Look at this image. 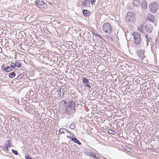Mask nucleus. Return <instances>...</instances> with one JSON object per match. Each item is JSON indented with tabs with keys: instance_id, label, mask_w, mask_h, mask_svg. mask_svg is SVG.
<instances>
[{
	"instance_id": "nucleus-1",
	"label": "nucleus",
	"mask_w": 159,
	"mask_h": 159,
	"mask_svg": "<svg viewBox=\"0 0 159 159\" xmlns=\"http://www.w3.org/2000/svg\"><path fill=\"white\" fill-rule=\"evenodd\" d=\"M132 34L133 36V41L136 44H139L141 42V37L139 32H133Z\"/></svg>"
},
{
	"instance_id": "nucleus-2",
	"label": "nucleus",
	"mask_w": 159,
	"mask_h": 159,
	"mask_svg": "<svg viewBox=\"0 0 159 159\" xmlns=\"http://www.w3.org/2000/svg\"><path fill=\"white\" fill-rule=\"evenodd\" d=\"M102 30L106 33L111 34L112 31L111 24L109 23H106L103 24Z\"/></svg>"
},
{
	"instance_id": "nucleus-3",
	"label": "nucleus",
	"mask_w": 159,
	"mask_h": 159,
	"mask_svg": "<svg viewBox=\"0 0 159 159\" xmlns=\"http://www.w3.org/2000/svg\"><path fill=\"white\" fill-rule=\"evenodd\" d=\"M34 3L35 5L41 9L44 10L47 8V5L46 3L42 0H36Z\"/></svg>"
},
{
	"instance_id": "nucleus-4",
	"label": "nucleus",
	"mask_w": 159,
	"mask_h": 159,
	"mask_svg": "<svg viewBox=\"0 0 159 159\" xmlns=\"http://www.w3.org/2000/svg\"><path fill=\"white\" fill-rule=\"evenodd\" d=\"M134 14L133 12L131 11H129L127 12L125 17V20L126 22H133L134 20Z\"/></svg>"
},
{
	"instance_id": "nucleus-5",
	"label": "nucleus",
	"mask_w": 159,
	"mask_h": 159,
	"mask_svg": "<svg viewBox=\"0 0 159 159\" xmlns=\"http://www.w3.org/2000/svg\"><path fill=\"white\" fill-rule=\"evenodd\" d=\"M158 4L157 2H152L149 5V10L152 12L156 13L158 10Z\"/></svg>"
},
{
	"instance_id": "nucleus-6",
	"label": "nucleus",
	"mask_w": 159,
	"mask_h": 159,
	"mask_svg": "<svg viewBox=\"0 0 159 159\" xmlns=\"http://www.w3.org/2000/svg\"><path fill=\"white\" fill-rule=\"evenodd\" d=\"M145 52L144 49H139L137 51V55L141 61H142L146 57L144 54Z\"/></svg>"
},
{
	"instance_id": "nucleus-7",
	"label": "nucleus",
	"mask_w": 159,
	"mask_h": 159,
	"mask_svg": "<svg viewBox=\"0 0 159 159\" xmlns=\"http://www.w3.org/2000/svg\"><path fill=\"white\" fill-rule=\"evenodd\" d=\"M75 102L73 100H70L68 102V105L67 109L71 108L73 112H74L75 111Z\"/></svg>"
},
{
	"instance_id": "nucleus-8",
	"label": "nucleus",
	"mask_w": 159,
	"mask_h": 159,
	"mask_svg": "<svg viewBox=\"0 0 159 159\" xmlns=\"http://www.w3.org/2000/svg\"><path fill=\"white\" fill-rule=\"evenodd\" d=\"M64 102V106H65V108L64 110V111H63V113H66L67 115H70V111L69 110V109H67V106H66V105L67 104V102L66 101H65V100H63L61 102Z\"/></svg>"
},
{
	"instance_id": "nucleus-9",
	"label": "nucleus",
	"mask_w": 159,
	"mask_h": 159,
	"mask_svg": "<svg viewBox=\"0 0 159 159\" xmlns=\"http://www.w3.org/2000/svg\"><path fill=\"white\" fill-rule=\"evenodd\" d=\"M153 29L152 26L150 24L148 25L145 26V30L148 32L151 33Z\"/></svg>"
},
{
	"instance_id": "nucleus-10",
	"label": "nucleus",
	"mask_w": 159,
	"mask_h": 159,
	"mask_svg": "<svg viewBox=\"0 0 159 159\" xmlns=\"http://www.w3.org/2000/svg\"><path fill=\"white\" fill-rule=\"evenodd\" d=\"M90 2L89 0H85L82 2V5L85 7H89L90 6Z\"/></svg>"
},
{
	"instance_id": "nucleus-11",
	"label": "nucleus",
	"mask_w": 159,
	"mask_h": 159,
	"mask_svg": "<svg viewBox=\"0 0 159 159\" xmlns=\"http://www.w3.org/2000/svg\"><path fill=\"white\" fill-rule=\"evenodd\" d=\"M82 11L84 16L87 17H89L90 14V12L88 10L83 9V10Z\"/></svg>"
},
{
	"instance_id": "nucleus-12",
	"label": "nucleus",
	"mask_w": 159,
	"mask_h": 159,
	"mask_svg": "<svg viewBox=\"0 0 159 159\" xmlns=\"http://www.w3.org/2000/svg\"><path fill=\"white\" fill-rule=\"evenodd\" d=\"M133 4L135 7H138L140 4L139 0H134L133 2Z\"/></svg>"
},
{
	"instance_id": "nucleus-13",
	"label": "nucleus",
	"mask_w": 159,
	"mask_h": 159,
	"mask_svg": "<svg viewBox=\"0 0 159 159\" xmlns=\"http://www.w3.org/2000/svg\"><path fill=\"white\" fill-rule=\"evenodd\" d=\"M141 5L143 8L144 9L147 8L148 6L147 2L145 0L141 2Z\"/></svg>"
},
{
	"instance_id": "nucleus-14",
	"label": "nucleus",
	"mask_w": 159,
	"mask_h": 159,
	"mask_svg": "<svg viewBox=\"0 0 159 159\" xmlns=\"http://www.w3.org/2000/svg\"><path fill=\"white\" fill-rule=\"evenodd\" d=\"M15 63L16 66L17 67H20L22 65V64L21 61L19 60L16 61Z\"/></svg>"
},
{
	"instance_id": "nucleus-15",
	"label": "nucleus",
	"mask_w": 159,
	"mask_h": 159,
	"mask_svg": "<svg viewBox=\"0 0 159 159\" xmlns=\"http://www.w3.org/2000/svg\"><path fill=\"white\" fill-rule=\"evenodd\" d=\"M71 140L79 145L81 144V143L75 137L72 138Z\"/></svg>"
},
{
	"instance_id": "nucleus-16",
	"label": "nucleus",
	"mask_w": 159,
	"mask_h": 159,
	"mask_svg": "<svg viewBox=\"0 0 159 159\" xmlns=\"http://www.w3.org/2000/svg\"><path fill=\"white\" fill-rule=\"evenodd\" d=\"M89 156H90L91 157L94 158L95 159H98V156L96 157L95 153L92 152H91V153H90V155Z\"/></svg>"
},
{
	"instance_id": "nucleus-17",
	"label": "nucleus",
	"mask_w": 159,
	"mask_h": 159,
	"mask_svg": "<svg viewBox=\"0 0 159 159\" xmlns=\"http://www.w3.org/2000/svg\"><path fill=\"white\" fill-rule=\"evenodd\" d=\"M12 143L10 140H8L7 141L5 145L8 148H10L11 146Z\"/></svg>"
},
{
	"instance_id": "nucleus-18",
	"label": "nucleus",
	"mask_w": 159,
	"mask_h": 159,
	"mask_svg": "<svg viewBox=\"0 0 159 159\" xmlns=\"http://www.w3.org/2000/svg\"><path fill=\"white\" fill-rule=\"evenodd\" d=\"M4 70L6 72H9L12 70L10 66H8L4 69Z\"/></svg>"
},
{
	"instance_id": "nucleus-19",
	"label": "nucleus",
	"mask_w": 159,
	"mask_h": 159,
	"mask_svg": "<svg viewBox=\"0 0 159 159\" xmlns=\"http://www.w3.org/2000/svg\"><path fill=\"white\" fill-rule=\"evenodd\" d=\"M148 19L149 20L153 22L155 20V18L153 16H151L148 17Z\"/></svg>"
},
{
	"instance_id": "nucleus-20",
	"label": "nucleus",
	"mask_w": 159,
	"mask_h": 159,
	"mask_svg": "<svg viewBox=\"0 0 159 159\" xmlns=\"http://www.w3.org/2000/svg\"><path fill=\"white\" fill-rule=\"evenodd\" d=\"M69 127L71 129H74L75 128V124L74 122L72 123L71 125L69 126Z\"/></svg>"
},
{
	"instance_id": "nucleus-21",
	"label": "nucleus",
	"mask_w": 159,
	"mask_h": 159,
	"mask_svg": "<svg viewBox=\"0 0 159 159\" xmlns=\"http://www.w3.org/2000/svg\"><path fill=\"white\" fill-rule=\"evenodd\" d=\"M15 73L14 72H13L9 74V77L11 78H13L15 77Z\"/></svg>"
},
{
	"instance_id": "nucleus-22",
	"label": "nucleus",
	"mask_w": 159,
	"mask_h": 159,
	"mask_svg": "<svg viewBox=\"0 0 159 159\" xmlns=\"http://www.w3.org/2000/svg\"><path fill=\"white\" fill-rule=\"evenodd\" d=\"M84 152L86 155L89 156L90 155V153H91V151L89 150L85 149L84 150Z\"/></svg>"
},
{
	"instance_id": "nucleus-23",
	"label": "nucleus",
	"mask_w": 159,
	"mask_h": 159,
	"mask_svg": "<svg viewBox=\"0 0 159 159\" xmlns=\"http://www.w3.org/2000/svg\"><path fill=\"white\" fill-rule=\"evenodd\" d=\"M65 131H67V129L65 128H62L59 130V132L61 133L64 134Z\"/></svg>"
},
{
	"instance_id": "nucleus-24",
	"label": "nucleus",
	"mask_w": 159,
	"mask_h": 159,
	"mask_svg": "<svg viewBox=\"0 0 159 159\" xmlns=\"http://www.w3.org/2000/svg\"><path fill=\"white\" fill-rule=\"evenodd\" d=\"M82 79H83V82L85 84H87V83H89V80L88 79H87L86 78L84 77H83L82 78Z\"/></svg>"
},
{
	"instance_id": "nucleus-25",
	"label": "nucleus",
	"mask_w": 159,
	"mask_h": 159,
	"mask_svg": "<svg viewBox=\"0 0 159 159\" xmlns=\"http://www.w3.org/2000/svg\"><path fill=\"white\" fill-rule=\"evenodd\" d=\"M75 135L72 133H70L69 138L70 139L75 138Z\"/></svg>"
},
{
	"instance_id": "nucleus-26",
	"label": "nucleus",
	"mask_w": 159,
	"mask_h": 159,
	"mask_svg": "<svg viewBox=\"0 0 159 159\" xmlns=\"http://www.w3.org/2000/svg\"><path fill=\"white\" fill-rule=\"evenodd\" d=\"M63 91V89H60L59 90H58L57 91V93L58 95H59V97H60L61 95V92Z\"/></svg>"
},
{
	"instance_id": "nucleus-27",
	"label": "nucleus",
	"mask_w": 159,
	"mask_h": 159,
	"mask_svg": "<svg viewBox=\"0 0 159 159\" xmlns=\"http://www.w3.org/2000/svg\"><path fill=\"white\" fill-rule=\"evenodd\" d=\"M11 151H12V152L13 153H14V154H15V155H18V152L16 151L15 150H14L13 149H12L11 150Z\"/></svg>"
},
{
	"instance_id": "nucleus-28",
	"label": "nucleus",
	"mask_w": 159,
	"mask_h": 159,
	"mask_svg": "<svg viewBox=\"0 0 159 159\" xmlns=\"http://www.w3.org/2000/svg\"><path fill=\"white\" fill-rule=\"evenodd\" d=\"M11 67L13 68H14L16 67L15 63H11Z\"/></svg>"
},
{
	"instance_id": "nucleus-29",
	"label": "nucleus",
	"mask_w": 159,
	"mask_h": 159,
	"mask_svg": "<svg viewBox=\"0 0 159 159\" xmlns=\"http://www.w3.org/2000/svg\"><path fill=\"white\" fill-rule=\"evenodd\" d=\"M146 38L147 39V44L146 45V44H145V45L144 46V47H145V46H148V35H146Z\"/></svg>"
},
{
	"instance_id": "nucleus-30",
	"label": "nucleus",
	"mask_w": 159,
	"mask_h": 159,
	"mask_svg": "<svg viewBox=\"0 0 159 159\" xmlns=\"http://www.w3.org/2000/svg\"><path fill=\"white\" fill-rule=\"evenodd\" d=\"M96 0H91V4L92 5H94L95 4V2Z\"/></svg>"
},
{
	"instance_id": "nucleus-31",
	"label": "nucleus",
	"mask_w": 159,
	"mask_h": 159,
	"mask_svg": "<svg viewBox=\"0 0 159 159\" xmlns=\"http://www.w3.org/2000/svg\"><path fill=\"white\" fill-rule=\"evenodd\" d=\"M8 148L6 145H5V146H4L3 147V149L4 150H5L7 151H8Z\"/></svg>"
},
{
	"instance_id": "nucleus-32",
	"label": "nucleus",
	"mask_w": 159,
	"mask_h": 159,
	"mask_svg": "<svg viewBox=\"0 0 159 159\" xmlns=\"http://www.w3.org/2000/svg\"><path fill=\"white\" fill-rule=\"evenodd\" d=\"M26 159H32L30 157L29 155H26L25 156Z\"/></svg>"
},
{
	"instance_id": "nucleus-33",
	"label": "nucleus",
	"mask_w": 159,
	"mask_h": 159,
	"mask_svg": "<svg viewBox=\"0 0 159 159\" xmlns=\"http://www.w3.org/2000/svg\"><path fill=\"white\" fill-rule=\"evenodd\" d=\"M23 76V75L20 74V75L19 76H18L17 78L18 79H20L21 78H22Z\"/></svg>"
},
{
	"instance_id": "nucleus-34",
	"label": "nucleus",
	"mask_w": 159,
	"mask_h": 159,
	"mask_svg": "<svg viewBox=\"0 0 159 159\" xmlns=\"http://www.w3.org/2000/svg\"><path fill=\"white\" fill-rule=\"evenodd\" d=\"M85 86H86L87 87L89 88H91V86H90V85L89 84H85Z\"/></svg>"
},
{
	"instance_id": "nucleus-35",
	"label": "nucleus",
	"mask_w": 159,
	"mask_h": 159,
	"mask_svg": "<svg viewBox=\"0 0 159 159\" xmlns=\"http://www.w3.org/2000/svg\"><path fill=\"white\" fill-rule=\"evenodd\" d=\"M108 132L111 134V133H112L111 132H113V131L111 129H109L108 130Z\"/></svg>"
},
{
	"instance_id": "nucleus-36",
	"label": "nucleus",
	"mask_w": 159,
	"mask_h": 159,
	"mask_svg": "<svg viewBox=\"0 0 159 159\" xmlns=\"http://www.w3.org/2000/svg\"><path fill=\"white\" fill-rule=\"evenodd\" d=\"M97 36L98 37H100V38H102V37L101 36V35L100 34H98Z\"/></svg>"
},
{
	"instance_id": "nucleus-37",
	"label": "nucleus",
	"mask_w": 159,
	"mask_h": 159,
	"mask_svg": "<svg viewBox=\"0 0 159 159\" xmlns=\"http://www.w3.org/2000/svg\"><path fill=\"white\" fill-rule=\"evenodd\" d=\"M129 148H125V149L126 150V151H128V149H129Z\"/></svg>"
},
{
	"instance_id": "nucleus-38",
	"label": "nucleus",
	"mask_w": 159,
	"mask_h": 159,
	"mask_svg": "<svg viewBox=\"0 0 159 159\" xmlns=\"http://www.w3.org/2000/svg\"><path fill=\"white\" fill-rule=\"evenodd\" d=\"M93 35H94V36H97V34L96 33H93Z\"/></svg>"
},
{
	"instance_id": "nucleus-39",
	"label": "nucleus",
	"mask_w": 159,
	"mask_h": 159,
	"mask_svg": "<svg viewBox=\"0 0 159 159\" xmlns=\"http://www.w3.org/2000/svg\"><path fill=\"white\" fill-rule=\"evenodd\" d=\"M4 67V66H3V65L2 66V70H3L4 68H3V67Z\"/></svg>"
},
{
	"instance_id": "nucleus-40",
	"label": "nucleus",
	"mask_w": 159,
	"mask_h": 159,
	"mask_svg": "<svg viewBox=\"0 0 159 159\" xmlns=\"http://www.w3.org/2000/svg\"><path fill=\"white\" fill-rule=\"evenodd\" d=\"M65 132H67L69 133H70V131H68L67 130V131H65Z\"/></svg>"
},
{
	"instance_id": "nucleus-41",
	"label": "nucleus",
	"mask_w": 159,
	"mask_h": 159,
	"mask_svg": "<svg viewBox=\"0 0 159 159\" xmlns=\"http://www.w3.org/2000/svg\"><path fill=\"white\" fill-rule=\"evenodd\" d=\"M140 45H144V43H141Z\"/></svg>"
},
{
	"instance_id": "nucleus-42",
	"label": "nucleus",
	"mask_w": 159,
	"mask_h": 159,
	"mask_svg": "<svg viewBox=\"0 0 159 159\" xmlns=\"http://www.w3.org/2000/svg\"><path fill=\"white\" fill-rule=\"evenodd\" d=\"M149 39H150V38H148V41L149 40Z\"/></svg>"
},
{
	"instance_id": "nucleus-43",
	"label": "nucleus",
	"mask_w": 159,
	"mask_h": 159,
	"mask_svg": "<svg viewBox=\"0 0 159 159\" xmlns=\"http://www.w3.org/2000/svg\"><path fill=\"white\" fill-rule=\"evenodd\" d=\"M67 138H69V136H68V135L67 136Z\"/></svg>"
},
{
	"instance_id": "nucleus-44",
	"label": "nucleus",
	"mask_w": 159,
	"mask_h": 159,
	"mask_svg": "<svg viewBox=\"0 0 159 159\" xmlns=\"http://www.w3.org/2000/svg\"><path fill=\"white\" fill-rule=\"evenodd\" d=\"M151 149H152V148H149V150H151Z\"/></svg>"
},
{
	"instance_id": "nucleus-45",
	"label": "nucleus",
	"mask_w": 159,
	"mask_h": 159,
	"mask_svg": "<svg viewBox=\"0 0 159 159\" xmlns=\"http://www.w3.org/2000/svg\"><path fill=\"white\" fill-rule=\"evenodd\" d=\"M63 95H64V92H63Z\"/></svg>"
}]
</instances>
